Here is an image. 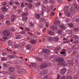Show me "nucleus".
I'll return each instance as SVG.
<instances>
[{
	"instance_id": "16",
	"label": "nucleus",
	"mask_w": 79,
	"mask_h": 79,
	"mask_svg": "<svg viewBox=\"0 0 79 79\" xmlns=\"http://www.w3.org/2000/svg\"><path fill=\"white\" fill-rule=\"evenodd\" d=\"M60 27L62 29H65L66 28V27L63 25H61L60 26Z\"/></svg>"
},
{
	"instance_id": "64",
	"label": "nucleus",
	"mask_w": 79,
	"mask_h": 79,
	"mask_svg": "<svg viewBox=\"0 0 79 79\" xmlns=\"http://www.w3.org/2000/svg\"><path fill=\"white\" fill-rule=\"evenodd\" d=\"M60 79H65V77L64 76L62 77Z\"/></svg>"
},
{
	"instance_id": "6",
	"label": "nucleus",
	"mask_w": 79,
	"mask_h": 79,
	"mask_svg": "<svg viewBox=\"0 0 79 79\" xmlns=\"http://www.w3.org/2000/svg\"><path fill=\"white\" fill-rule=\"evenodd\" d=\"M57 28H58V27H57V26L55 25H52L50 27L51 29H52V30H53L54 31H56V30H57Z\"/></svg>"
},
{
	"instance_id": "11",
	"label": "nucleus",
	"mask_w": 79,
	"mask_h": 79,
	"mask_svg": "<svg viewBox=\"0 0 79 79\" xmlns=\"http://www.w3.org/2000/svg\"><path fill=\"white\" fill-rule=\"evenodd\" d=\"M16 39H20L21 38L23 37V35H17L15 36Z\"/></svg>"
},
{
	"instance_id": "33",
	"label": "nucleus",
	"mask_w": 79,
	"mask_h": 79,
	"mask_svg": "<svg viewBox=\"0 0 79 79\" xmlns=\"http://www.w3.org/2000/svg\"><path fill=\"white\" fill-rule=\"evenodd\" d=\"M14 47L15 48H18V47H19V45H18V44H15L14 45Z\"/></svg>"
},
{
	"instance_id": "55",
	"label": "nucleus",
	"mask_w": 79,
	"mask_h": 79,
	"mask_svg": "<svg viewBox=\"0 0 79 79\" xmlns=\"http://www.w3.org/2000/svg\"><path fill=\"white\" fill-rule=\"evenodd\" d=\"M66 79H72V77L71 76L68 77Z\"/></svg>"
},
{
	"instance_id": "26",
	"label": "nucleus",
	"mask_w": 79,
	"mask_h": 79,
	"mask_svg": "<svg viewBox=\"0 0 79 79\" xmlns=\"http://www.w3.org/2000/svg\"><path fill=\"white\" fill-rule=\"evenodd\" d=\"M31 64L33 67H36V64L35 63L32 62L31 63Z\"/></svg>"
},
{
	"instance_id": "40",
	"label": "nucleus",
	"mask_w": 79,
	"mask_h": 79,
	"mask_svg": "<svg viewBox=\"0 0 79 79\" xmlns=\"http://www.w3.org/2000/svg\"><path fill=\"white\" fill-rule=\"evenodd\" d=\"M41 3V2H38L36 3V5L37 6H39L40 5V4Z\"/></svg>"
},
{
	"instance_id": "8",
	"label": "nucleus",
	"mask_w": 79,
	"mask_h": 79,
	"mask_svg": "<svg viewBox=\"0 0 79 79\" xmlns=\"http://www.w3.org/2000/svg\"><path fill=\"white\" fill-rule=\"evenodd\" d=\"M43 53H44L46 54H49L50 53V51L49 50L44 49L42 50Z\"/></svg>"
},
{
	"instance_id": "29",
	"label": "nucleus",
	"mask_w": 79,
	"mask_h": 79,
	"mask_svg": "<svg viewBox=\"0 0 79 79\" xmlns=\"http://www.w3.org/2000/svg\"><path fill=\"white\" fill-rule=\"evenodd\" d=\"M2 54L3 56H6L7 55V52H3Z\"/></svg>"
},
{
	"instance_id": "14",
	"label": "nucleus",
	"mask_w": 79,
	"mask_h": 79,
	"mask_svg": "<svg viewBox=\"0 0 79 79\" xmlns=\"http://www.w3.org/2000/svg\"><path fill=\"white\" fill-rule=\"evenodd\" d=\"M36 42L37 41L35 40H32L30 41V43L32 44H36Z\"/></svg>"
},
{
	"instance_id": "20",
	"label": "nucleus",
	"mask_w": 79,
	"mask_h": 79,
	"mask_svg": "<svg viewBox=\"0 0 79 79\" xmlns=\"http://www.w3.org/2000/svg\"><path fill=\"white\" fill-rule=\"evenodd\" d=\"M60 22L59 20H56L54 23V24L56 25L60 24Z\"/></svg>"
},
{
	"instance_id": "42",
	"label": "nucleus",
	"mask_w": 79,
	"mask_h": 79,
	"mask_svg": "<svg viewBox=\"0 0 79 79\" xmlns=\"http://www.w3.org/2000/svg\"><path fill=\"white\" fill-rule=\"evenodd\" d=\"M60 77H61V76L59 74H58L57 76V77L56 78V79H59Z\"/></svg>"
},
{
	"instance_id": "17",
	"label": "nucleus",
	"mask_w": 79,
	"mask_h": 79,
	"mask_svg": "<svg viewBox=\"0 0 79 79\" xmlns=\"http://www.w3.org/2000/svg\"><path fill=\"white\" fill-rule=\"evenodd\" d=\"M68 63L70 65H73L74 63L73 60H69L68 61Z\"/></svg>"
},
{
	"instance_id": "50",
	"label": "nucleus",
	"mask_w": 79,
	"mask_h": 79,
	"mask_svg": "<svg viewBox=\"0 0 79 79\" xmlns=\"http://www.w3.org/2000/svg\"><path fill=\"white\" fill-rule=\"evenodd\" d=\"M27 1L29 3H31L32 2V0H27Z\"/></svg>"
},
{
	"instance_id": "34",
	"label": "nucleus",
	"mask_w": 79,
	"mask_h": 79,
	"mask_svg": "<svg viewBox=\"0 0 79 79\" xmlns=\"http://www.w3.org/2000/svg\"><path fill=\"white\" fill-rule=\"evenodd\" d=\"M15 3L16 5H20V3L18 1H15Z\"/></svg>"
},
{
	"instance_id": "62",
	"label": "nucleus",
	"mask_w": 79,
	"mask_h": 79,
	"mask_svg": "<svg viewBox=\"0 0 79 79\" xmlns=\"http://www.w3.org/2000/svg\"><path fill=\"white\" fill-rule=\"evenodd\" d=\"M15 17H16V15H12V18H15Z\"/></svg>"
},
{
	"instance_id": "61",
	"label": "nucleus",
	"mask_w": 79,
	"mask_h": 79,
	"mask_svg": "<svg viewBox=\"0 0 79 79\" xmlns=\"http://www.w3.org/2000/svg\"><path fill=\"white\" fill-rule=\"evenodd\" d=\"M75 19L76 22H78L79 21V19H77V18H75Z\"/></svg>"
},
{
	"instance_id": "22",
	"label": "nucleus",
	"mask_w": 79,
	"mask_h": 79,
	"mask_svg": "<svg viewBox=\"0 0 79 79\" xmlns=\"http://www.w3.org/2000/svg\"><path fill=\"white\" fill-rule=\"evenodd\" d=\"M7 60L6 57H2L1 58V61H5Z\"/></svg>"
},
{
	"instance_id": "36",
	"label": "nucleus",
	"mask_w": 79,
	"mask_h": 79,
	"mask_svg": "<svg viewBox=\"0 0 79 79\" xmlns=\"http://www.w3.org/2000/svg\"><path fill=\"white\" fill-rule=\"evenodd\" d=\"M23 20L24 21H26L27 20V17H24L23 18Z\"/></svg>"
},
{
	"instance_id": "58",
	"label": "nucleus",
	"mask_w": 79,
	"mask_h": 79,
	"mask_svg": "<svg viewBox=\"0 0 79 79\" xmlns=\"http://www.w3.org/2000/svg\"><path fill=\"white\" fill-rule=\"evenodd\" d=\"M63 2V0H58L57 2L58 3H61Z\"/></svg>"
},
{
	"instance_id": "53",
	"label": "nucleus",
	"mask_w": 79,
	"mask_h": 79,
	"mask_svg": "<svg viewBox=\"0 0 79 79\" xmlns=\"http://www.w3.org/2000/svg\"><path fill=\"white\" fill-rule=\"evenodd\" d=\"M48 79V76H45L43 77V79Z\"/></svg>"
},
{
	"instance_id": "24",
	"label": "nucleus",
	"mask_w": 79,
	"mask_h": 79,
	"mask_svg": "<svg viewBox=\"0 0 79 79\" xmlns=\"http://www.w3.org/2000/svg\"><path fill=\"white\" fill-rule=\"evenodd\" d=\"M65 15L68 16H70L71 14L70 13V12H67L65 13Z\"/></svg>"
},
{
	"instance_id": "15",
	"label": "nucleus",
	"mask_w": 79,
	"mask_h": 79,
	"mask_svg": "<svg viewBox=\"0 0 79 79\" xmlns=\"http://www.w3.org/2000/svg\"><path fill=\"white\" fill-rule=\"evenodd\" d=\"M53 39L55 41H56V42H57L58 41L59 39H60V38L57 37H55L53 38Z\"/></svg>"
},
{
	"instance_id": "51",
	"label": "nucleus",
	"mask_w": 79,
	"mask_h": 79,
	"mask_svg": "<svg viewBox=\"0 0 79 79\" xmlns=\"http://www.w3.org/2000/svg\"><path fill=\"white\" fill-rule=\"evenodd\" d=\"M14 57V56L12 55H9V58H13Z\"/></svg>"
},
{
	"instance_id": "28",
	"label": "nucleus",
	"mask_w": 79,
	"mask_h": 79,
	"mask_svg": "<svg viewBox=\"0 0 79 79\" xmlns=\"http://www.w3.org/2000/svg\"><path fill=\"white\" fill-rule=\"evenodd\" d=\"M45 20V18L44 17L41 18L40 19V21L41 22H44Z\"/></svg>"
},
{
	"instance_id": "48",
	"label": "nucleus",
	"mask_w": 79,
	"mask_h": 79,
	"mask_svg": "<svg viewBox=\"0 0 79 79\" xmlns=\"http://www.w3.org/2000/svg\"><path fill=\"white\" fill-rule=\"evenodd\" d=\"M55 50L56 51H58V50H60V48L59 47H57L55 48Z\"/></svg>"
},
{
	"instance_id": "25",
	"label": "nucleus",
	"mask_w": 79,
	"mask_h": 79,
	"mask_svg": "<svg viewBox=\"0 0 79 79\" xmlns=\"http://www.w3.org/2000/svg\"><path fill=\"white\" fill-rule=\"evenodd\" d=\"M28 13L27 12L24 13L22 14L23 16H27L28 15Z\"/></svg>"
},
{
	"instance_id": "52",
	"label": "nucleus",
	"mask_w": 79,
	"mask_h": 79,
	"mask_svg": "<svg viewBox=\"0 0 79 79\" xmlns=\"http://www.w3.org/2000/svg\"><path fill=\"white\" fill-rule=\"evenodd\" d=\"M72 51V49L70 48H69L68 49V52H69V53H70Z\"/></svg>"
},
{
	"instance_id": "4",
	"label": "nucleus",
	"mask_w": 79,
	"mask_h": 79,
	"mask_svg": "<svg viewBox=\"0 0 79 79\" xmlns=\"http://www.w3.org/2000/svg\"><path fill=\"white\" fill-rule=\"evenodd\" d=\"M27 71L24 69H20L17 70V72L18 73H27Z\"/></svg>"
},
{
	"instance_id": "45",
	"label": "nucleus",
	"mask_w": 79,
	"mask_h": 79,
	"mask_svg": "<svg viewBox=\"0 0 79 79\" xmlns=\"http://www.w3.org/2000/svg\"><path fill=\"white\" fill-rule=\"evenodd\" d=\"M4 18V15H2L0 16V19H3Z\"/></svg>"
},
{
	"instance_id": "9",
	"label": "nucleus",
	"mask_w": 79,
	"mask_h": 79,
	"mask_svg": "<svg viewBox=\"0 0 79 79\" xmlns=\"http://www.w3.org/2000/svg\"><path fill=\"white\" fill-rule=\"evenodd\" d=\"M48 33L50 35H53L55 34L54 32L52 31L51 30H49L48 31Z\"/></svg>"
},
{
	"instance_id": "43",
	"label": "nucleus",
	"mask_w": 79,
	"mask_h": 79,
	"mask_svg": "<svg viewBox=\"0 0 79 79\" xmlns=\"http://www.w3.org/2000/svg\"><path fill=\"white\" fill-rule=\"evenodd\" d=\"M49 8L50 9V10H52L53 8V6H49Z\"/></svg>"
},
{
	"instance_id": "30",
	"label": "nucleus",
	"mask_w": 79,
	"mask_h": 79,
	"mask_svg": "<svg viewBox=\"0 0 79 79\" xmlns=\"http://www.w3.org/2000/svg\"><path fill=\"white\" fill-rule=\"evenodd\" d=\"M74 24L70 23L69 24V26L70 27H74Z\"/></svg>"
},
{
	"instance_id": "12",
	"label": "nucleus",
	"mask_w": 79,
	"mask_h": 79,
	"mask_svg": "<svg viewBox=\"0 0 79 79\" xmlns=\"http://www.w3.org/2000/svg\"><path fill=\"white\" fill-rule=\"evenodd\" d=\"M35 18L36 19H40V15L39 14H35Z\"/></svg>"
},
{
	"instance_id": "32",
	"label": "nucleus",
	"mask_w": 79,
	"mask_h": 79,
	"mask_svg": "<svg viewBox=\"0 0 79 79\" xmlns=\"http://www.w3.org/2000/svg\"><path fill=\"white\" fill-rule=\"evenodd\" d=\"M30 25L31 27H32V26H34V23H33V22H30Z\"/></svg>"
},
{
	"instance_id": "13",
	"label": "nucleus",
	"mask_w": 79,
	"mask_h": 79,
	"mask_svg": "<svg viewBox=\"0 0 79 79\" xmlns=\"http://www.w3.org/2000/svg\"><path fill=\"white\" fill-rule=\"evenodd\" d=\"M48 39L49 42H51V41L54 40V39H53V38L51 37L50 36L48 37Z\"/></svg>"
},
{
	"instance_id": "5",
	"label": "nucleus",
	"mask_w": 79,
	"mask_h": 79,
	"mask_svg": "<svg viewBox=\"0 0 79 79\" xmlns=\"http://www.w3.org/2000/svg\"><path fill=\"white\" fill-rule=\"evenodd\" d=\"M66 69L64 67H63L61 70L60 71V74H65V73H66Z\"/></svg>"
},
{
	"instance_id": "54",
	"label": "nucleus",
	"mask_w": 79,
	"mask_h": 79,
	"mask_svg": "<svg viewBox=\"0 0 79 79\" xmlns=\"http://www.w3.org/2000/svg\"><path fill=\"white\" fill-rule=\"evenodd\" d=\"M28 34H29V35H32V36H33V35H34V34H33L30 32H28Z\"/></svg>"
},
{
	"instance_id": "19",
	"label": "nucleus",
	"mask_w": 79,
	"mask_h": 79,
	"mask_svg": "<svg viewBox=\"0 0 79 79\" xmlns=\"http://www.w3.org/2000/svg\"><path fill=\"white\" fill-rule=\"evenodd\" d=\"M6 24L8 26L9 25H10V23H11V22L9 20H7L6 21Z\"/></svg>"
},
{
	"instance_id": "44",
	"label": "nucleus",
	"mask_w": 79,
	"mask_h": 79,
	"mask_svg": "<svg viewBox=\"0 0 79 79\" xmlns=\"http://www.w3.org/2000/svg\"><path fill=\"white\" fill-rule=\"evenodd\" d=\"M21 7H24V3H22L20 5Z\"/></svg>"
},
{
	"instance_id": "60",
	"label": "nucleus",
	"mask_w": 79,
	"mask_h": 79,
	"mask_svg": "<svg viewBox=\"0 0 79 79\" xmlns=\"http://www.w3.org/2000/svg\"><path fill=\"white\" fill-rule=\"evenodd\" d=\"M21 33L22 34H25V33H26V31H22L21 32Z\"/></svg>"
},
{
	"instance_id": "35",
	"label": "nucleus",
	"mask_w": 79,
	"mask_h": 79,
	"mask_svg": "<svg viewBox=\"0 0 79 79\" xmlns=\"http://www.w3.org/2000/svg\"><path fill=\"white\" fill-rule=\"evenodd\" d=\"M27 49H29L31 48V45L28 44L27 46Z\"/></svg>"
},
{
	"instance_id": "39",
	"label": "nucleus",
	"mask_w": 79,
	"mask_h": 79,
	"mask_svg": "<svg viewBox=\"0 0 79 79\" xmlns=\"http://www.w3.org/2000/svg\"><path fill=\"white\" fill-rule=\"evenodd\" d=\"M25 29L26 31H30V29L29 28L27 27H25Z\"/></svg>"
},
{
	"instance_id": "37",
	"label": "nucleus",
	"mask_w": 79,
	"mask_h": 79,
	"mask_svg": "<svg viewBox=\"0 0 79 79\" xmlns=\"http://www.w3.org/2000/svg\"><path fill=\"white\" fill-rule=\"evenodd\" d=\"M70 41L69 40H67L66 41H64V44H68V43H69Z\"/></svg>"
},
{
	"instance_id": "47",
	"label": "nucleus",
	"mask_w": 79,
	"mask_h": 79,
	"mask_svg": "<svg viewBox=\"0 0 79 79\" xmlns=\"http://www.w3.org/2000/svg\"><path fill=\"white\" fill-rule=\"evenodd\" d=\"M50 1L51 3H54V2H55L54 0H50Z\"/></svg>"
},
{
	"instance_id": "31",
	"label": "nucleus",
	"mask_w": 79,
	"mask_h": 79,
	"mask_svg": "<svg viewBox=\"0 0 79 79\" xmlns=\"http://www.w3.org/2000/svg\"><path fill=\"white\" fill-rule=\"evenodd\" d=\"M13 1H10L9 3V5L10 6H11L13 5Z\"/></svg>"
},
{
	"instance_id": "59",
	"label": "nucleus",
	"mask_w": 79,
	"mask_h": 79,
	"mask_svg": "<svg viewBox=\"0 0 79 79\" xmlns=\"http://www.w3.org/2000/svg\"><path fill=\"white\" fill-rule=\"evenodd\" d=\"M37 59L38 60H39V61H42V59L41 58H38Z\"/></svg>"
},
{
	"instance_id": "10",
	"label": "nucleus",
	"mask_w": 79,
	"mask_h": 79,
	"mask_svg": "<svg viewBox=\"0 0 79 79\" xmlns=\"http://www.w3.org/2000/svg\"><path fill=\"white\" fill-rule=\"evenodd\" d=\"M7 8L6 7H4L2 8L1 10V11H3V12H5V11H7Z\"/></svg>"
},
{
	"instance_id": "56",
	"label": "nucleus",
	"mask_w": 79,
	"mask_h": 79,
	"mask_svg": "<svg viewBox=\"0 0 79 79\" xmlns=\"http://www.w3.org/2000/svg\"><path fill=\"white\" fill-rule=\"evenodd\" d=\"M55 15V12H52L51 13V16H53Z\"/></svg>"
},
{
	"instance_id": "1",
	"label": "nucleus",
	"mask_w": 79,
	"mask_h": 79,
	"mask_svg": "<svg viewBox=\"0 0 79 79\" xmlns=\"http://www.w3.org/2000/svg\"><path fill=\"white\" fill-rule=\"evenodd\" d=\"M57 62H60L58 63V65L62 66H66L67 64H65V62L64 61V59L62 58H60L56 60Z\"/></svg>"
},
{
	"instance_id": "21",
	"label": "nucleus",
	"mask_w": 79,
	"mask_h": 79,
	"mask_svg": "<svg viewBox=\"0 0 79 79\" xmlns=\"http://www.w3.org/2000/svg\"><path fill=\"white\" fill-rule=\"evenodd\" d=\"M73 5L75 8H77L78 7V5H77L76 3H74Z\"/></svg>"
},
{
	"instance_id": "38",
	"label": "nucleus",
	"mask_w": 79,
	"mask_h": 79,
	"mask_svg": "<svg viewBox=\"0 0 79 79\" xmlns=\"http://www.w3.org/2000/svg\"><path fill=\"white\" fill-rule=\"evenodd\" d=\"M7 3L6 2H4L2 3V5L3 6H5V5H6L7 4Z\"/></svg>"
},
{
	"instance_id": "27",
	"label": "nucleus",
	"mask_w": 79,
	"mask_h": 79,
	"mask_svg": "<svg viewBox=\"0 0 79 79\" xmlns=\"http://www.w3.org/2000/svg\"><path fill=\"white\" fill-rule=\"evenodd\" d=\"M8 44L9 46H10L12 45V41H9L8 42Z\"/></svg>"
},
{
	"instance_id": "18",
	"label": "nucleus",
	"mask_w": 79,
	"mask_h": 79,
	"mask_svg": "<svg viewBox=\"0 0 79 79\" xmlns=\"http://www.w3.org/2000/svg\"><path fill=\"white\" fill-rule=\"evenodd\" d=\"M9 70L11 72H13L14 71V68L12 67H10L9 68Z\"/></svg>"
},
{
	"instance_id": "49",
	"label": "nucleus",
	"mask_w": 79,
	"mask_h": 79,
	"mask_svg": "<svg viewBox=\"0 0 79 79\" xmlns=\"http://www.w3.org/2000/svg\"><path fill=\"white\" fill-rule=\"evenodd\" d=\"M74 31H79V28H76L74 29Z\"/></svg>"
},
{
	"instance_id": "2",
	"label": "nucleus",
	"mask_w": 79,
	"mask_h": 79,
	"mask_svg": "<svg viewBox=\"0 0 79 79\" xmlns=\"http://www.w3.org/2000/svg\"><path fill=\"white\" fill-rule=\"evenodd\" d=\"M48 65L47 63H44L41 64L40 66V68L41 69H44L45 68H47Z\"/></svg>"
},
{
	"instance_id": "63",
	"label": "nucleus",
	"mask_w": 79,
	"mask_h": 79,
	"mask_svg": "<svg viewBox=\"0 0 79 79\" xmlns=\"http://www.w3.org/2000/svg\"><path fill=\"white\" fill-rule=\"evenodd\" d=\"M77 53V51H74L73 53V55H75V54H76Z\"/></svg>"
},
{
	"instance_id": "3",
	"label": "nucleus",
	"mask_w": 79,
	"mask_h": 79,
	"mask_svg": "<svg viewBox=\"0 0 79 79\" xmlns=\"http://www.w3.org/2000/svg\"><path fill=\"white\" fill-rule=\"evenodd\" d=\"M3 35H4V36H9L10 35V32L9 31H5L3 32Z\"/></svg>"
},
{
	"instance_id": "57",
	"label": "nucleus",
	"mask_w": 79,
	"mask_h": 79,
	"mask_svg": "<svg viewBox=\"0 0 79 79\" xmlns=\"http://www.w3.org/2000/svg\"><path fill=\"white\" fill-rule=\"evenodd\" d=\"M74 38L76 39H77L79 38V37L77 35H74Z\"/></svg>"
},
{
	"instance_id": "7",
	"label": "nucleus",
	"mask_w": 79,
	"mask_h": 79,
	"mask_svg": "<svg viewBox=\"0 0 79 79\" xmlns=\"http://www.w3.org/2000/svg\"><path fill=\"white\" fill-rule=\"evenodd\" d=\"M47 73H48L47 70L45 69L42 71V72L40 73V75H41V76H44V75L47 74Z\"/></svg>"
},
{
	"instance_id": "46",
	"label": "nucleus",
	"mask_w": 79,
	"mask_h": 79,
	"mask_svg": "<svg viewBox=\"0 0 79 79\" xmlns=\"http://www.w3.org/2000/svg\"><path fill=\"white\" fill-rule=\"evenodd\" d=\"M10 79H16V77H15V76H12L11 77Z\"/></svg>"
},
{
	"instance_id": "41",
	"label": "nucleus",
	"mask_w": 79,
	"mask_h": 79,
	"mask_svg": "<svg viewBox=\"0 0 79 79\" xmlns=\"http://www.w3.org/2000/svg\"><path fill=\"white\" fill-rule=\"evenodd\" d=\"M62 33V31L61 30H60L59 31H58V34H61Z\"/></svg>"
},
{
	"instance_id": "23",
	"label": "nucleus",
	"mask_w": 79,
	"mask_h": 79,
	"mask_svg": "<svg viewBox=\"0 0 79 79\" xmlns=\"http://www.w3.org/2000/svg\"><path fill=\"white\" fill-rule=\"evenodd\" d=\"M27 6L29 8H32V5L31 4H28Z\"/></svg>"
}]
</instances>
